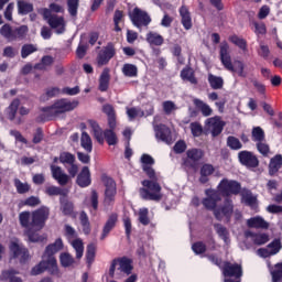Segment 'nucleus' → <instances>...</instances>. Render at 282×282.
<instances>
[{
    "mask_svg": "<svg viewBox=\"0 0 282 282\" xmlns=\"http://www.w3.org/2000/svg\"><path fill=\"white\" fill-rule=\"evenodd\" d=\"M109 80H111V75H109V69L106 68L99 77V91H107L109 89Z\"/></svg>",
    "mask_w": 282,
    "mask_h": 282,
    "instance_id": "obj_36",
    "label": "nucleus"
},
{
    "mask_svg": "<svg viewBox=\"0 0 282 282\" xmlns=\"http://www.w3.org/2000/svg\"><path fill=\"white\" fill-rule=\"evenodd\" d=\"M206 124L210 129L212 137L217 138L221 135L224 127H226V121H223L219 117H212L206 120Z\"/></svg>",
    "mask_w": 282,
    "mask_h": 282,
    "instance_id": "obj_17",
    "label": "nucleus"
},
{
    "mask_svg": "<svg viewBox=\"0 0 282 282\" xmlns=\"http://www.w3.org/2000/svg\"><path fill=\"white\" fill-rule=\"evenodd\" d=\"M124 13L120 10H116L113 14L115 32H122L120 28V21H122Z\"/></svg>",
    "mask_w": 282,
    "mask_h": 282,
    "instance_id": "obj_57",
    "label": "nucleus"
},
{
    "mask_svg": "<svg viewBox=\"0 0 282 282\" xmlns=\"http://www.w3.org/2000/svg\"><path fill=\"white\" fill-rule=\"evenodd\" d=\"M229 42L239 47L242 52H248V41L243 37H239V35L234 34L229 36Z\"/></svg>",
    "mask_w": 282,
    "mask_h": 282,
    "instance_id": "obj_39",
    "label": "nucleus"
},
{
    "mask_svg": "<svg viewBox=\"0 0 282 282\" xmlns=\"http://www.w3.org/2000/svg\"><path fill=\"white\" fill-rule=\"evenodd\" d=\"M145 41L149 43V45H155L156 47H160L164 45V36L160 35V33L150 31L145 35Z\"/></svg>",
    "mask_w": 282,
    "mask_h": 282,
    "instance_id": "obj_31",
    "label": "nucleus"
},
{
    "mask_svg": "<svg viewBox=\"0 0 282 282\" xmlns=\"http://www.w3.org/2000/svg\"><path fill=\"white\" fill-rule=\"evenodd\" d=\"M193 105L196 107V109H199L205 118H208V116H213V108H210L208 104L204 102V100L195 98L193 99Z\"/></svg>",
    "mask_w": 282,
    "mask_h": 282,
    "instance_id": "obj_32",
    "label": "nucleus"
},
{
    "mask_svg": "<svg viewBox=\"0 0 282 282\" xmlns=\"http://www.w3.org/2000/svg\"><path fill=\"white\" fill-rule=\"evenodd\" d=\"M62 249L63 239L61 238H57L54 243L48 245L45 248L43 260L32 268L31 276H39V274H43L46 270L50 274H58V264L56 263L54 254H56V252H61Z\"/></svg>",
    "mask_w": 282,
    "mask_h": 282,
    "instance_id": "obj_1",
    "label": "nucleus"
},
{
    "mask_svg": "<svg viewBox=\"0 0 282 282\" xmlns=\"http://www.w3.org/2000/svg\"><path fill=\"white\" fill-rule=\"evenodd\" d=\"M217 193L220 197L228 198L230 195H239L241 193V183L235 180L223 178L217 185Z\"/></svg>",
    "mask_w": 282,
    "mask_h": 282,
    "instance_id": "obj_7",
    "label": "nucleus"
},
{
    "mask_svg": "<svg viewBox=\"0 0 282 282\" xmlns=\"http://www.w3.org/2000/svg\"><path fill=\"white\" fill-rule=\"evenodd\" d=\"M10 251L13 254V259H19L20 263H25L30 259V251L25 247H21L18 242H11Z\"/></svg>",
    "mask_w": 282,
    "mask_h": 282,
    "instance_id": "obj_18",
    "label": "nucleus"
},
{
    "mask_svg": "<svg viewBox=\"0 0 282 282\" xmlns=\"http://www.w3.org/2000/svg\"><path fill=\"white\" fill-rule=\"evenodd\" d=\"M47 23L52 30H56V28L62 26L59 30H57V34H63V32H65V19L63 17L53 14V17L48 18Z\"/></svg>",
    "mask_w": 282,
    "mask_h": 282,
    "instance_id": "obj_28",
    "label": "nucleus"
},
{
    "mask_svg": "<svg viewBox=\"0 0 282 282\" xmlns=\"http://www.w3.org/2000/svg\"><path fill=\"white\" fill-rule=\"evenodd\" d=\"M139 221L142 226H149L151 224V219L149 218V208H141L139 210Z\"/></svg>",
    "mask_w": 282,
    "mask_h": 282,
    "instance_id": "obj_56",
    "label": "nucleus"
},
{
    "mask_svg": "<svg viewBox=\"0 0 282 282\" xmlns=\"http://www.w3.org/2000/svg\"><path fill=\"white\" fill-rule=\"evenodd\" d=\"M178 14L181 17V23L184 30H191L193 28V18L191 17V11L188 10V7L182 6L178 9Z\"/></svg>",
    "mask_w": 282,
    "mask_h": 282,
    "instance_id": "obj_23",
    "label": "nucleus"
},
{
    "mask_svg": "<svg viewBox=\"0 0 282 282\" xmlns=\"http://www.w3.org/2000/svg\"><path fill=\"white\" fill-rule=\"evenodd\" d=\"M51 175L59 186H67L69 184V175L63 172V169L56 164L50 165Z\"/></svg>",
    "mask_w": 282,
    "mask_h": 282,
    "instance_id": "obj_16",
    "label": "nucleus"
},
{
    "mask_svg": "<svg viewBox=\"0 0 282 282\" xmlns=\"http://www.w3.org/2000/svg\"><path fill=\"white\" fill-rule=\"evenodd\" d=\"M252 142H265V131L261 127H253L251 130Z\"/></svg>",
    "mask_w": 282,
    "mask_h": 282,
    "instance_id": "obj_42",
    "label": "nucleus"
},
{
    "mask_svg": "<svg viewBox=\"0 0 282 282\" xmlns=\"http://www.w3.org/2000/svg\"><path fill=\"white\" fill-rule=\"evenodd\" d=\"M59 162L63 164V166L74 164L76 162V155H74L72 152H62L59 154Z\"/></svg>",
    "mask_w": 282,
    "mask_h": 282,
    "instance_id": "obj_49",
    "label": "nucleus"
},
{
    "mask_svg": "<svg viewBox=\"0 0 282 282\" xmlns=\"http://www.w3.org/2000/svg\"><path fill=\"white\" fill-rule=\"evenodd\" d=\"M30 219H32V214L30 212H21L19 214V221L22 228H28L29 230L32 228V221H30Z\"/></svg>",
    "mask_w": 282,
    "mask_h": 282,
    "instance_id": "obj_46",
    "label": "nucleus"
},
{
    "mask_svg": "<svg viewBox=\"0 0 282 282\" xmlns=\"http://www.w3.org/2000/svg\"><path fill=\"white\" fill-rule=\"evenodd\" d=\"M142 171L145 173L147 177H155V170L153 164H155V159L149 154L141 155Z\"/></svg>",
    "mask_w": 282,
    "mask_h": 282,
    "instance_id": "obj_22",
    "label": "nucleus"
},
{
    "mask_svg": "<svg viewBox=\"0 0 282 282\" xmlns=\"http://www.w3.org/2000/svg\"><path fill=\"white\" fill-rule=\"evenodd\" d=\"M88 124L90 126L94 138L97 140L98 144H105V138L102 137V128H100V124H98L96 120H89Z\"/></svg>",
    "mask_w": 282,
    "mask_h": 282,
    "instance_id": "obj_34",
    "label": "nucleus"
},
{
    "mask_svg": "<svg viewBox=\"0 0 282 282\" xmlns=\"http://www.w3.org/2000/svg\"><path fill=\"white\" fill-rule=\"evenodd\" d=\"M186 156L184 164L188 169H197L199 166V161L204 158V150L193 148L186 151Z\"/></svg>",
    "mask_w": 282,
    "mask_h": 282,
    "instance_id": "obj_12",
    "label": "nucleus"
},
{
    "mask_svg": "<svg viewBox=\"0 0 282 282\" xmlns=\"http://www.w3.org/2000/svg\"><path fill=\"white\" fill-rule=\"evenodd\" d=\"M248 236L251 237L254 246H265V243L270 241V236L268 234L249 232Z\"/></svg>",
    "mask_w": 282,
    "mask_h": 282,
    "instance_id": "obj_37",
    "label": "nucleus"
},
{
    "mask_svg": "<svg viewBox=\"0 0 282 282\" xmlns=\"http://www.w3.org/2000/svg\"><path fill=\"white\" fill-rule=\"evenodd\" d=\"M282 169V155L276 154L269 162V175L274 177Z\"/></svg>",
    "mask_w": 282,
    "mask_h": 282,
    "instance_id": "obj_26",
    "label": "nucleus"
},
{
    "mask_svg": "<svg viewBox=\"0 0 282 282\" xmlns=\"http://www.w3.org/2000/svg\"><path fill=\"white\" fill-rule=\"evenodd\" d=\"M130 21L134 28L141 30V28H149L151 24V15L138 7H135L132 12L129 13Z\"/></svg>",
    "mask_w": 282,
    "mask_h": 282,
    "instance_id": "obj_9",
    "label": "nucleus"
},
{
    "mask_svg": "<svg viewBox=\"0 0 282 282\" xmlns=\"http://www.w3.org/2000/svg\"><path fill=\"white\" fill-rule=\"evenodd\" d=\"M59 261L63 268H69L70 265H74V258L67 252L61 253Z\"/></svg>",
    "mask_w": 282,
    "mask_h": 282,
    "instance_id": "obj_54",
    "label": "nucleus"
},
{
    "mask_svg": "<svg viewBox=\"0 0 282 282\" xmlns=\"http://www.w3.org/2000/svg\"><path fill=\"white\" fill-rule=\"evenodd\" d=\"M36 52H39V45L32 43L23 44L20 51L21 58H28V56H32Z\"/></svg>",
    "mask_w": 282,
    "mask_h": 282,
    "instance_id": "obj_38",
    "label": "nucleus"
},
{
    "mask_svg": "<svg viewBox=\"0 0 282 282\" xmlns=\"http://www.w3.org/2000/svg\"><path fill=\"white\" fill-rule=\"evenodd\" d=\"M28 25H21L19 28L12 29V25L6 23L0 28V34L7 41H23L28 36Z\"/></svg>",
    "mask_w": 282,
    "mask_h": 282,
    "instance_id": "obj_6",
    "label": "nucleus"
},
{
    "mask_svg": "<svg viewBox=\"0 0 282 282\" xmlns=\"http://www.w3.org/2000/svg\"><path fill=\"white\" fill-rule=\"evenodd\" d=\"M79 221L82 224L84 235H90L91 224L89 223V216H87V213L80 212Z\"/></svg>",
    "mask_w": 282,
    "mask_h": 282,
    "instance_id": "obj_44",
    "label": "nucleus"
},
{
    "mask_svg": "<svg viewBox=\"0 0 282 282\" xmlns=\"http://www.w3.org/2000/svg\"><path fill=\"white\" fill-rule=\"evenodd\" d=\"M223 274L226 279H241L243 276V267L239 263L226 261L223 267Z\"/></svg>",
    "mask_w": 282,
    "mask_h": 282,
    "instance_id": "obj_13",
    "label": "nucleus"
},
{
    "mask_svg": "<svg viewBox=\"0 0 282 282\" xmlns=\"http://www.w3.org/2000/svg\"><path fill=\"white\" fill-rule=\"evenodd\" d=\"M227 147L231 149V151H239V149H243V144H241V141L237 139V137H228L227 138Z\"/></svg>",
    "mask_w": 282,
    "mask_h": 282,
    "instance_id": "obj_50",
    "label": "nucleus"
},
{
    "mask_svg": "<svg viewBox=\"0 0 282 282\" xmlns=\"http://www.w3.org/2000/svg\"><path fill=\"white\" fill-rule=\"evenodd\" d=\"M79 105L80 101L77 99L61 98L55 100L51 106L40 108V111H42L40 118L44 122H47L54 120V118H58V116H63V113L74 111Z\"/></svg>",
    "mask_w": 282,
    "mask_h": 282,
    "instance_id": "obj_2",
    "label": "nucleus"
},
{
    "mask_svg": "<svg viewBox=\"0 0 282 282\" xmlns=\"http://www.w3.org/2000/svg\"><path fill=\"white\" fill-rule=\"evenodd\" d=\"M216 232L220 239H223L226 243L228 241V229L224 227L221 224L215 225Z\"/></svg>",
    "mask_w": 282,
    "mask_h": 282,
    "instance_id": "obj_61",
    "label": "nucleus"
},
{
    "mask_svg": "<svg viewBox=\"0 0 282 282\" xmlns=\"http://www.w3.org/2000/svg\"><path fill=\"white\" fill-rule=\"evenodd\" d=\"M104 142L106 140L108 147H116L118 144V134H116V130L106 129L102 131Z\"/></svg>",
    "mask_w": 282,
    "mask_h": 282,
    "instance_id": "obj_35",
    "label": "nucleus"
},
{
    "mask_svg": "<svg viewBox=\"0 0 282 282\" xmlns=\"http://www.w3.org/2000/svg\"><path fill=\"white\" fill-rule=\"evenodd\" d=\"M121 72L127 78L138 77V66H135L134 64H124L121 68Z\"/></svg>",
    "mask_w": 282,
    "mask_h": 282,
    "instance_id": "obj_41",
    "label": "nucleus"
},
{
    "mask_svg": "<svg viewBox=\"0 0 282 282\" xmlns=\"http://www.w3.org/2000/svg\"><path fill=\"white\" fill-rule=\"evenodd\" d=\"M182 80H187L191 85H197V77H195V70L191 66H185L181 70Z\"/></svg>",
    "mask_w": 282,
    "mask_h": 282,
    "instance_id": "obj_33",
    "label": "nucleus"
},
{
    "mask_svg": "<svg viewBox=\"0 0 282 282\" xmlns=\"http://www.w3.org/2000/svg\"><path fill=\"white\" fill-rule=\"evenodd\" d=\"M213 173H215V166H213V164L205 163L200 167V176H199L198 182L200 184H208V182L210 180L208 177H210V175H213Z\"/></svg>",
    "mask_w": 282,
    "mask_h": 282,
    "instance_id": "obj_29",
    "label": "nucleus"
},
{
    "mask_svg": "<svg viewBox=\"0 0 282 282\" xmlns=\"http://www.w3.org/2000/svg\"><path fill=\"white\" fill-rule=\"evenodd\" d=\"M256 147L259 153L263 155V158H268V155L270 154V145L268 143H263V141H260L256 143Z\"/></svg>",
    "mask_w": 282,
    "mask_h": 282,
    "instance_id": "obj_64",
    "label": "nucleus"
},
{
    "mask_svg": "<svg viewBox=\"0 0 282 282\" xmlns=\"http://www.w3.org/2000/svg\"><path fill=\"white\" fill-rule=\"evenodd\" d=\"M117 224H118V214L117 213L110 214L101 230V235H100L101 241H105V239H107L108 235L111 234V230L116 228Z\"/></svg>",
    "mask_w": 282,
    "mask_h": 282,
    "instance_id": "obj_20",
    "label": "nucleus"
},
{
    "mask_svg": "<svg viewBox=\"0 0 282 282\" xmlns=\"http://www.w3.org/2000/svg\"><path fill=\"white\" fill-rule=\"evenodd\" d=\"M18 12L22 15L30 14V12H34V6H32V3L25 2L24 0H19Z\"/></svg>",
    "mask_w": 282,
    "mask_h": 282,
    "instance_id": "obj_47",
    "label": "nucleus"
},
{
    "mask_svg": "<svg viewBox=\"0 0 282 282\" xmlns=\"http://www.w3.org/2000/svg\"><path fill=\"white\" fill-rule=\"evenodd\" d=\"M192 250L195 254H205L206 243L204 241H196L192 245Z\"/></svg>",
    "mask_w": 282,
    "mask_h": 282,
    "instance_id": "obj_60",
    "label": "nucleus"
},
{
    "mask_svg": "<svg viewBox=\"0 0 282 282\" xmlns=\"http://www.w3.org/2000/svg\"><path fill=\"white\" fill-rule=\"evenodd\" d=\"M26 237L29 238V241L32 243H43L45 241V238L32 230V228L26 230Z\"/></svg>",
    "mask_w": 282,
    "mask_h": 282,
    "instance_id": "obj_53",
    "label": "nucleus"
},
{
    "mask_svg": "<svg viewBox=\"0 0 282 282\" xmlns=\"http://www.w3.org/2000/svg\"><path fill=\"white\" fill-rule=\"evenodd\" d=\"M76 184L79 188H87L91 186V171L89 166H84L80 172L77 174Z\"/></svg>",
    "mask_w": 282,
    "mask_h": 282,
    "instance_id": "obj_21",
    "label": "nucleus"
},
{
    "mask_svg": "<svg viewBox=\"0 0 282 282\" xmlns=\"http://www.w3.org/2000/svg\"><path fill=\"white\" fill-rule=\"evenodd\" d=\"M14 186L17 188V193L19 195H25V193H30V184L21 182V180H14Z\"/></svg>",
    "mask_w": 282,
    "mask_h": 282,
    "instance_id": "obj_52",
    "label": "nucleus"
},
{
    "mask_svg": "<svg viewBox=\"0 0 282 282\" xmlns=\"http://www.w3.org/2000/svg\"><path fill=\"white\" fill-rule=\"evenodd\" d=\"M44 193L48 197H56L58 195H59V197H67V195H69V189L58 187L56 185H50V186L45 187Z\"/></svg>",
    "mask_w": 282,
    "mask_h": 282,
    "instance_id": "obj_25",
    "label": "nucleus"
},
{
    "mask_svg": "<svg viewBox=\"0 0 282 282\" xmlns=\"http://www.w3.org/2000/svg\"><path fill=\"white\" fill-rule=\"evenodd\" d=\"M45 138V133L43 132V128H36L35 132L33 133L32 142L34 144H41Z\"/></svg>",
    "mask_w": 282,
    "mask_h": 282,
    "instance_id": "obj_62",
    "label": "nucleus"
},
{
    "mask_svg": "<svg viewBox=\"0 0 282 282\" xmlns=\"http://www.w3.org/2000/svg\"><path fill=\"white\" fill-rule=\"evenodd\" d=\"M117 260L119 263L118 270H120V272H123L124 274H131V272L133 271V265H131V259L123 257Z\"/></svg>",
    "mask_w": 282,
    "mask_h": 282,
    "instance_id": "obj_40",
    "label": "nucleus"
},
{
    "mask_svg": "<svg viewBox=\"0 0 282 282\" xmlns=\"http://www.w3.org/2000/svg\"><path fill=\"white\" fill-rule=\"evenodd\" d=\"M219 56L220 62L224 65L225 69H227V72H237L240 78H246V76H248V74H246L245 72L246 65H243V62L236 61V68L235 65H232V57L230 56V45H228V42H223L220 44Z\"/></svg>",
    "mask_w": 282,
    "mask_h": 282,
    "instance_id": "obj_3",
    "label": "nucleus"
},
{
    "mask_svg": "<svg viewBox=\"0 0 282 282\" xmlns=\"http://www.w3.org/2000/svg\"><path fill=\"white\" fill-rule=\"evenodd\" d=\"M272 281L281 282L282 281V262L276 263L274 269L271 271Z\"/></svg>",
    "mask_w": 282,
    "mask_h": 282,
    "instance_id": "obj_55",
    "label": "nucleus"
},
{
    "mask_svg": "<svg viewBox=\"0 0 282 282\" xmlns=\"http://www.w3.org/2000/svg\"><path fill=\"white\" fill-rule=\"evenodd\" d=\"M86 259H87V263H94L96 259V245L90 243L87 246Z\"/></svg>",
    "mask_w": 282,
    "mask_h": 282,
    "instance_id": "obj_58",
    "label": "nucleus"
},
{
    "mask_svg": "<svg viewBox=\"0 0 282 282\" xmlns=\"http://www.w3.org/2000/svg\"><path fill=\"white\" fill-rule=\"evenodd\" d=\"M155 138L156 140H161V142H165V144H171V128L164 123L156 124L154 127Z\"/></svg>",
    "mask_w": 282,
    "mask_h": 282,
    "instance_id": "obj_19",
    "label": "nucleus"
},
{
    "mask_svg": "<svg viewBox=\"0 0 282 282\" xmlns=\"http://www.w3.org/2000/svg\"><path fill=\"white\" fill-rule=\"evenodd\" d=\"M206 197L203 198L202 204L206 210H213L214 212V217L216 219H219L220 212L217 208V204L221 202V195L217 189L208 188L205 191Z\"/></svg>",
    "mask_w": 282,
    "mask_h": 282,
    "instance_id": "obj_5",
    "label": "nucleus"
},
{
    "mask_svg": "<svg viewBox=\"0 0 282 282\" xmlns=\"http://www.w3.org/2000/svg\"><path fill=\"white\" fill-rule=\"evenodd\" d=\"M47 219H50V207L41 206L31 213V228L33 230H43Z\"/></svg>",
    "mask_w": 282,
    "mask_h": 282,
    "instance_id": "obj_8",
    "label": "nucleus"
},
{
    "mask_svg": "<svg viewBox=\"0 0 282 282\" xmlns=\"http://www.w3.org/2000/svg\"><path fill=\"white\" fill-rule=\"evenodd\" d=\"M142 186L139 191L142 199L149 202H160L162 199V186L158 182V174L154 172V177H149V180H143L141 182Z\"/></svg>",
    "mask_w": 282,
    "mask_h": 282,
    "instance_id": "obj_4",
    "label": "nucleus"
},
{
    "mask_svg": "<svg viewBox=\"0 0 282 282\" xmlns=\"http://www.w3.org/2000/svg\"><path fill=\"white\" fill-rule=\"evenodd\" d=\"M238 160L247 169H258L259 166V158L248 150L240 151L238 153Z\"/></svg>",
    "mask_w": 282,
    "mask_h": 282,
    "instance_id": "obj_14",
    "label": "nucleus"
},
{
    "mask_svg": "<svg viewBox=\"0 0 282 282\" xmlns=\"http://www.w3.org/2000/svg\"><path fill=\"white\" fill-rule=\"evenodd\" d=\"M64 167L66 169V171L68 173L69 180H72L78 175L79 167H78V164H76V162L73 164L64 165Z\"/></svg>",
    "mask_w": 282,
    "mask_h": 282,
    "instance_id": "obj_63",
    "label": "nucleus"
},
{
    "mask_svg": "<svg viewBox=\"0 0 282 282\" xmlns=\"http://www.w3.org/2000/svg\"><path fill=\"white\" fill-rule=\"evenodd\" d=\"M116 54V44L113 42H108L107 45L104 46L102 50L97 54L96 63L98 67L109 65V61H111Z\"/></svg>",
    "mask_w": 282,
    "mask_h": 282,
    "instance_id": "obj_10",
    "label": "nucleus"
},
{
    "mask_svg": "<svg viewBox=\"0 0 282 282\" xmlns=\"http://www.w3.org/2000/svg\"><path fill=\"white\" fill-rule=\"evenodd\" d=\"M217 210H219V219L218 221H221V215L226 218L227 224H230L232 219V214L235 213V203L232 202V198L227 197L224 198L223 206L219 207Z\"/></svg>",
    "mask_w": 282,
    "mask_h": 282,
    "instance_id": "obj_15",
    "label": "nucleus"
},
{
    "mask_svg": "<svg viewBox=\"0 0 282 282\" xmlns=\"http://www.w3.org/2000/svg\"><path fill=\"white\" fill-rule=\"evenodd\" d=\"M101 182L104 183L105 189V202L106 204H111V202H116V195L118 193L116 187V181L109 177L107 174L101 176Z\"/></svg>",
    "mask_w": 282,
    "mask_h": 282,
    "instance_id": "obj_11",
    "label": "nucleus"
},
{
    "mask_svg": "<svg viewBox=\"0 0 282 282\" xmlns=\"http://www.w3.org/2000/svg\"><path fill=\"white\" fill-rule=\"evenodd\" d=\"M80 144L85 149V151H87V153H91V151H94V144L91 142V137H89V133H82Z\"/></svg>",
    "mask_w": 282,
    "mask_h": 282,
    "instance_id": "obj_48",
    "label": "nucleus"
},
{
    "mask_svg": "<svg viewBox=\"0 0 282 282\" xmlns=\"http://www.w3.org/2000/svg\"><path fill=\"white\" fill-rule=\"evenodd\" d=\"M247 226L248 228L268 230V228H270V223L265 221L261 216H256L247 220Z\"/></svg>",
    "mask_w": 282,
    "mask_h": 282,
    "instance_id": "obj_24",
    "label": "nucleus"
},
{
    "mask_svg": "<svg viewBox=\"0 0 282 282\" xmlns=\"http://www.w3.org/2000/svg\"><path fill=\"white\" fill-rule=\"evenodd\" d=\"M66 6L69 17L76 19L78 17V8H80V0H66Z\"/></svg>",
    "mask_w": 282,
    "mask_h": 282,
    "instance_id": "obj_43",
    "label": "nucleus"
},
{
    "mask_svg": "<svg viewBox=\"0 0 282 282\" xmlns=\"http://www.w3.org/2000/svg\"><path fill=\"white\" fill-rule=\"evenodd\" d=\"M268 248L270 249V254L274 256V254H279V252H281V240L280 239H274L272 242H270L268 245Z\"/></svg>",
    "mask_w": 282,
    "mask_h": 282,
    "instance_id": "obj_59",
    "label": "nucleus"
},
{
    "mask_svg": "<svg viewBox=\"0 0 282 282\" xmlns=\"http://www.w3.org/2000/svg\"><path fill=\"white\" fill-rule=\"evenodd\" d=\"M207 80L212 89H224V78L213 74H208Z\"/></svg>",
    "mask_w": 282,
    "mask_h": 282,
    "instance_id": "obj_45",
    "label": "nucleus"
},
{
    "mask_svg": "<svg viewBox=\"0 0 282 282\" xmlns=\"http://www.w3.org/2000/svg\"><path fill=\"white\" fill-rule=\"evenodd\" d=\"M19 107H21V100L19 98H15L11 101L9 107L6 110L7 118L11 122H14L17 120V113L19 112Z\"/></svg>",
    "mask_w": 282,
    "mask_h": 282,
    "instance_id": "obj_27",
    "label": "nucleus"
},
{
    "mask_svg": "<svg viewBox=\"0 0 282 282\" xmlns=\"http://www.w3.org/2000/svg\"><path fill=\"white\" fill-rule=\"evenodd\" d=\"M61 212L65 217L74 214V203L70 202L67 196L59 197Z\"/></svg>",
    "mask_w": 282,
    "mask_h": 282,
    "instance_id": "obj_30",
    "label": "nucleus"
},
{
    "mask_svg": "<svg viewBox=\"0 0 282 282\" xmlns=\"http://www.w3.org/2000/svg\"><path fill=\"white\" fill-rule=\"evenodd\" d=\"M72 246L76 252V259H83V254L85 252V246L83 245V240L75 239Z\"/></svg>",
    "mask_w": 282,
    "mask_h": 282,
    "instance_id": "obj_51",
    "label": "nucleus"
}]
</instances>
